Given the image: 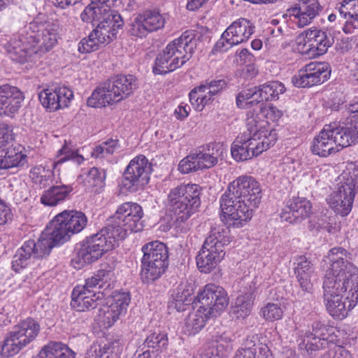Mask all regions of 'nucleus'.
I'll use <instances>...</instances> for the list:
<instances>
[{"mask_svg": "<svg viewBox=\"0 0 358 358\" xmlns=\"http://www.w3.org/2000/svg\"><path fill=\"white\" fill-rule=\"evenodd\" d=\"M45 18V15L39 14L6 44L13 60L24 63L33 56L41 57L56 45L59 24L46 23Z\"/></svg>", "mask_w": 358, "mask_h": 358, "instance_id": "1", "label": "nucleus"}, {"mask_svg": "<svg viewBox=\"0 0 358 358\" xmlns=\"http://www.w3.org/2000/svg\"><path fill=\"white\" fill-rule=\"evenodd\" d=\"M262 199L259 182L249 176H241L232 181L220 199V208L229 225L241 227L251 220L253 211Z\"/></svg>", "mask_w": 358, "mask_h": 358, "instance_id": "2", "label": "nucleus"}, {"mask_svg": "<svg viewBox=\"0 0 358 358\" xmlns=\"http://www.w3.org/2000/svg\"><path fill=\"white\" fill-rule=\"evenodd\" d=\"M351 278L344 280L324 279V299L329 314L334 318L342 320L358 301V271L350 266Z\"/></svg>", "mask_w": 358, "mask_h": 358, "instance_id": "3", "label": "nucleus"}, {"mask_svg": "<svg viewBox=\"0 0 358 358\" xmlns=\"http://www.w3.org/2000/svg\"><path fill=\"white\" fill-rule=\"evenodd\" d=\"M194 303L198 309L188 315L183 327L184 331L189 336L199 333L209 318L224 310L229 304V297L224 288L209 283L199 292Z\"/></svg>", "mask_w": 358, "mask_h": 358, "instance_id": "4", "label": "nucleus"}, {"mask_svg": "<svg viewBox=\"0 0 358 358\" xmlns=\"http://www.w3.org/2000/svg\"><path fill=\"white\" fill-rule=\"evenodd\" d=\"M201 187L194 183L180 184L168 194L169 210L175 227L182 233L191 228L190 217L201 205Z\"/></svg>", "mask_w": 358, "mask_h": 358, "instance_id": "5", "label": "nucleus"}, {"mask_svg": "<svg viewBox=\"0 0 358 358\" xmlns=\"http://www.w3.org/2000/svg\"><path fill=\"white\" fill-rule=\"evenodd\" d=\"M116 1H93L80 15V18L83 22H99L93 31L102 45L112 42L116 38L118 31L123 27L124 22L122 17L117 11L111 9V6Z\"/></svg>", "mask_w": 358, "mask_h": 358, "instance_id": "6", "label": "nucleus"}, {"mask_svg": "<svg viewBox=\"0 0 358 358\" xmlns=\"http://www.w3.org/2000/svg\"><path fill=\"white\" fill-rule=\"evenodd\" d=\"M194 31L187 30L170 42L159 54L153 67L155 74H166L183 66L190 59L197 46Z\"/></svg>", "mask_w": 358, "mask_h": 358, "instance_id": "7", "label": "nucleus"}, {"mask_svg": "<svg viewBox=\"0 0 358 358\" xmlns=\"http://www.w3.org/2000/svg\"><path fill=\"white\" fill-rule=\"evenodd\" d=\"M120 240L123 238L117 235L115 228L109 224L77 245L73 262L78 268L91 264L113 250Z\"/></svg>", "mask_w": 358, "mask_h": 358, "instance_id": "8", "label": "nucleus"}, {"mask_svg": "<svg viewBox=\"0 0 358 358\" xmlns=\"http://www.w3.org/2000/svg\"><path fill=\"white\" fill-rule=\"evenodd\" d=\"M336 182V189L327 197L326 201L336 214L346 216L350 213L358 193V164L348 163Z\"/></svg>", "mask_w": 358, "mask_h": 358, "instance_id": "9", "label": "nucleus"}, {"mask_svg": "<svg viewBox=\"0 0 358 358\" xmlns=\"http://www.w3.org/2000/svg\"><path fill=\"white\" fill-rule=\"evenodd\" d=\"M357 141L358 131L356 126L345 127H336V124H326L313 139L311 150L313 155L327 157Z\"/></svg>", "mask_w": 358, "mask_h": 358, "instance_id": "10", "label": "nucleus"}, {"mask_svg": "<svg viewBox=\"0 0 358 358\" xmlns=\"http://www.w3.org/2000/svg\"><path fill=\"white\" fill-rule=\"evenodd\" d=\"M87 224V217L81 211L64 210L57 214L42 232L52 247L62 244L80 232Z\"/></svg>", "mask_w": 358, "mask_h": 358, "instance_id": "11", "label": "nucleus"}, {"mask_svg": "<svg viewBox=\"0 0 358 358\" xmlns=\"http://www.w3.org/2000/svg\"><path fill=\"white\" fill-rule=\"evenodd\" d=\"M230 242L229 230L224 226L211 229L196 257L201 272H211L225 256L224 247Z\"/></svg>", "mask_w": 358, "mask_h": 358, "instance_id": "12", "label": "nucleus"}, {"mask_svg": "<svg viewBox=\"0 0 358 358\" xmlns=\"http://www.w3.org/2000/svg\"><path fill=\"white\" fill-rule=\"evenodd\" d=\"M136 87V80L133 76H118L98 86L88 98L87 106L101 108L117 103L129 96Z\"/></svg>", "mask_w": 358, "mask_h": 358, "instance_id": "13", "label": "nucleus"}, {"mask_svg": "<svg viewBox=\"0 0 358 358\" xmlns=\"http://www.w3.org/2000/svg\"><path fill=\"white\" fill-rule=\"evenodd\" d=\"M142 251L141 278L149 284L161 278L168 268V248L164 243L156 241L144 245Z\"/></svg>", "mask_w": 358, "mask_h": 358, "instance_id": "14", "label": "nucleus"}, {"mask_svg": "<svg viewBox=\"0 0 358 358\" xmlns=\"http://www.w3.org/2000/svg\"><path fill=\"white\" fill-rule=\"evenodd\" d=\"M53 248L42 233L36 242L34 240L25 241L17 250L13 257L11 267L15 273H20L24 269L31 267L36 260L48 255Z\"/></svg>", "mask_w": 358, "mask_h": 358, "instance_id": "15", "label": "nucleus"}, {"mask_svg": "<svg viewBox=\"0 0 358 358\" xmlns=\"http://www.w3.org/2000/svg\"><path fill=\"white\" fill-rule=\"evenodd\" d=\"M143 216V212L140 205L125 202L117 207L110 224L115 228L117 235L124 239L128 234L143 229L141 222Z\"/></svg>", "mask_w": 358, "mask_h": 358, "instance_id": "16", "label": "nucleus"}, {"mask_svg": "<svg viewBox=\"0 0 358 358\" xmlns=\"http://www.w3.org/2000/svg\"><path fill=\"white\" fill-rule=\"evenodd\" d=\"M334 41V38L327 31L315 27L303 31L296 38L298 50L311 57L326 53Z\"/></svg>", "mask_w": 358, "mask_h": 358, "instance_id": "17", "label": "nucleus"}, {"mask_svg": "<svg viewBox=\"0 0 358 358\" xmlns=\"http://www.w3.org/2000/svg\"><path fill=\"white\" fill-rule=\"evenodd\" d=\"M130 301L128 292H114L106 304L101 303L97 315L99 322L105 328L112 327L122 315L126 313Z\"/></svg>", "mask_w": 358, "mask_h": 358, "instance_id": "18", "label": "nucleus"}, {"mask_svg": "<svg viewBox=\"0 0 358 358\" xmlns=\"http://www.w3.org/2000/svg\"><path fill=\"white\" fill-rule=\"evenodd\" d=\"M152 171V165L148 158H134L127 167L123 187L131 192L143 189L149 182Z\"/></svg>", "mask_w": 358, "mask_h": 358, "instance_id": "19", "label": "nucleus"}, {"mask_svg": "<svg viewBox=\"0 0 358 358\" xmlns=\"http://www.w3.org/2000/svg\"><path fill=\"white\" fill-rule=\"evenodd\" d=\"M41 330L40 324L32 318H27L15 325L8 334V347L13 353H18L33 341Z\"/></svg>", "mask_w": 358, "mask_h": 358, "instance_id": "20", "label": "nucleus"}, {"mask_svg": "<svg viewBox=\"0 0 358 358\" xmlns=\"http://www.w3.org/2000/svg\"><path fill=\"white\" fill-rule=\"evenodd\" d=\"M331 71L327 63L310 62L292 78V83L297 87H310L326 81Z\"/></svg>", "mask_w": 358, "mask_h": 358, "instance_id": "21", "label": "nucleus"}, {"mask_svg": "<svg viewBox=\"0 0 358 358\" xmlns=\"http://www.w3.org/2000/svg\"><path fill=\"white\" fill-rule=\"evenodd\" d=\"M323 6L318 0H299L292 7L287 10V15L299 28L310 24L320 15Z\"/></svg>", "mask_w": 358, "mask_h": 358, "instance_id": "22", "label": "nucleus"}, {"mask_svg": "<svg viewBox=\"0 0 358 358\" xmlns=\"http://www.w3.org/2000/svg\"><path fill=\"white\" fill-rule=\"evenodd\" d=\"M334 328L320 322L313 324V331L306 333L301 346H304L307 351H316L324 348L329 343L335 339Z\"/></svg>", "mask_w": 358, "mask_h": 358, "instance_id": "23", "label": "nucleus"}, {"mask_svg": "<svg viewBox=\"0 0 358 358\" xmlns=\"http://www.w3.org/2000/svg\"><path fill=\"white\" fill-rule=\"evenodd\" d=\"M73 97L72 90L66 86L43 89L38 92L41 103L50 110L67 107Z\"/></svg>", "mask_w": 358, "mask_h": 358, "instance_id": "24", "label": "nucleus"}, {"mask_svg": "<svg viewBox=\"0 0 358 358\" xmlns=\"http://www.w3.org/2000/svg\"><path fill=\"white\" fill-rule=\"evenodd\" d=\"M347 252L342 248H334L328 254V259L331 262V268L327 270L325 279L344 280L351 278L350 275V266L358 271V268L352 264L345 260Z\"/></svg>", "mask_w": 358, "mask_h": 358, "instance_id": "25", "label": "nucleus"}, {"mask_svg": "<svg viewBox=\"0 0 358 358\" xmlns=\"http://www.w3.org/2000/svg\"><path fill=\"white\" fill-rule=\"evenodd\" d=\"M262 108L253 109L247 113L245 120L247 131L243 134L245 141L260 140L264 137H268L272 132L269 130L268 120L264 119L263 115L259 112Z\"/></svg>", "mask_w": 358, "mask_h": 358, "instance_id": "26", "label": "nucleus"}, {"mask_svg": "<svg viewBox=\"0 0 358 358\" xmlns=\"http://www.w3.org/2000/svg\"><path fill=\"white\" fill-rule=\"evenodd\" d=\"M23 100V94L17 87L9 85L0 86V116H13Z\"/></svg>", "mask_w": 358, "mask_h": 358, "instance_id": "27", "label": "nucleus"}, {"mask_svg": "<svg viewBox=\"0 0 358 358\" xmlns=\"http://www.w3.org/2000/svg\"><path fill=\"white\" fill-rule=\"evenodd\" d=\"M85 288L75 287L71 294V306L77 311H85L90 308H95L101 305L104 299L103 292L96 291H87Z\"/></svg>", "mask_w": 358, "mask_h": 358, "instance_id": "28", "label": "nucleus"}, {"mask_svg": "<svg viewBox=\"0 0 358 358\" xmlns=\"http://www.w3.org/2000/svg\"><path fill=\"white\" fill-rule=\"evenodd\" d=\"M312 204L305 197L293 196L289 199L284 209L285 219L290 222L305 220L311 214Z\"/></svg>", "mask_w": 358, "mask_h": 358, "instance_id": "29", "label": "nucleus"}, {"mask_svg": "<svg viewBox=\"0 0 358 358\" xmlns=\"http://www.w3.org/2000/svg\"><path fill=\"white\" fill-rule=\"evenodd\" d=\"M294 273L301 289L311 292L313 289L312 278L315 275V266L311 261L304 255L295 259Z\"/></svg>", "mask_w": 358, "mask_h": 358, "instance_id": "30", "label": "nucleus"}, {"mask_svg": "<svg viewBox=\"0 0 358 358\" xmlns=\"http://www.w3.org/2000/svg\"><path fill=\"white\" fill-rule=\"evenodd\" d=\"M224 32L229 42L237 45L251 37L255 32V26L249 20L241 17L233 22Z\"/></svg>", "mask_w": 358, "mask_h": 358, "instance_id": "31", "label": "nucleus"}, {"mask_svg": "<svg viewBox=\"0 0 358 358\" xmlns=\"http://www.w3.org/2000/svg\"><path fill=\"white\" fill-rule=\"evenodd\" d=\"M336 10L345 19L342 28L345 34H350L358 29V0H343L336 4Z\"/></svg>", "mask_w": 358, "mask_h": 358, "instance_id": "32", "label": "nucleus"}, {"mask_svg": "<svg viewBox=\"0 0 358 358\" xmlns=\"http://www.w3.org/2000/svg\"><path fill=\"white\" fill-rule=\"evenodd\" d=\"M169 339L166 334L154 332L147 336L144 343L140 346L141 358H152V354L158 355L166 350Z\"/></svg>", "mask_w": 358, "mask_h": 358, "instance_id": "33", "label": "nucleus"}, {"mask_svg": "<svg viewBox=\"0 0 358 358\" xmlns=\"http://www.w3.org/2000/svg\"><path fill=\"white\" fill-rule=\"evenodd\" d=\"M194 289L191 285L187 283L180 284L171 294V299L169 301V308L175 309L178 312L187 310L194 303L196 297H193Z\"/></svg>", "mask_w": 358, "mask_h": 358, "instance_id": "34", "label": "nucleus"}, {"mask_svg": "<svg viewBox=\"0 0 358 358\" xmlns=\"http://www.w3.org/2000/svg\"><path fill=\"white\" fill-rule=\"evenodd\" d=\"M73 189L70 185H53L43 192L40 201L45 206H56L69 199Z\"/></svg>", "mask_w": 358, "mask_h": 358, "instance_id": "35", "label": "nucleus"}, {"mask_svg": "<svg viewBox=\"0 0 358 358\" xmlns=\"http://www.w3.org/2000/svg\"><path fill=\"white\" fill-rule=\"evenodd\" d=\"M124 345L120 340H115L103 345H92L85 358H120Z\"/></svg>", "mask_w": 358, "mask_h": 358, "instance_id": "36", "label": "nucleus"}, {"mask_svg": "<svg viewBox=\"0 0 358 358\" xmlns=\"http://www.w3.org/2000/svg\"><path fill=\"white\" fill-rule=\"evenodd\" d=\"M234 358H273V355L266 345L256 343L252 339H247L243 346L236 352Z\"/></svg>", "mask_w": 358, "mask_h": 358, "instance_id": "37", "label": "nucleus"}, {"mask_svg": "<svg viewBox=\"0 0 358 358\" xmlns=\"http://www.w3.org/2000/svg\"><path fill=\"white\" fill-rule=\"evenodd\" d=\"M106 173L92 167L79 177L80 183L83 184L87 190L99 193L105 186Z\"/></svg>", "mask_w": 358, "mask_h": 358, "instance_id": "38", "label": "nucleus"}, {"mask_svg": "<svg viewBox=\"0 0 358 358\" xmlns=\"http://www.w3.org/2000/svg\"><path fill=\"white\" fill-rule=\"evenodd\" d=\"M115 273L110 268H104L97 271L94 275L85 280L84 285H77L76 287L85 288L87 291H95L96 288L106 289L110 287L114 281Z\"/></svg>", "mask_w": 358, "mask_h": 358, "instance_id": "39", "label": "nucleus"}, {"mask_svg": "<svg viewBox=\"0 0 358 358\" xmlns=\"http://www.w3.org/2000/svg\"><path fill=\"white\" fill-rule=\"evenodd\" d=\"M39 358H74L75 353L66 345L52 342L45 345L38 353Z\"/></svg>", "mask_w": 358, "mask_h": 358, "instance_id": "40", "label": "nucleus"}, {"mask_svg": "<svg viewBox=\"0 0 358 358\" xmlns=\"http://www.w3.org/2000/svg\"><path fill=\"white\" fill-rule=\"evenodd\" d=\"M252 294H240L236 299L232 307L231 314L236 319H245L251 313L254 300Z\"/></svg>", "mask_w": 358, "mask_h": 358, "instance_id": "41", "label": "nucleus"}, {"mask_svg": "<svg viewBox=\"0 0 358 358\" xmlns=\"http://www.w3.org/2000/svg\"><path fill=\"white\" fill-rule=\"evenodd\" d=\"M258 88L259 101L260 102L276 100L279 94L285 91V85L279 81H271L259 85Z\"/></svg>", "mask_w": 358, "mask_h": 358, "instance_id": "42", "label": "nucleus"}, {"mask_svg": "<svg viewBox=\"0 0 358 358\" xmlns=\"http://www.w3.org/2000/svg\"><path fill=\"white\" fill-rule=\"evenodd\" d=\"M203 84L194 87L189 93V101L195 110L201 111L213 100Z\"/></svg>", "mask_w": 358, "mask_h": 358, "instance_id": "43", "label": "nucleus"}, {"mask_svg": "<svg viewBox=\"0 0 358 358\" xmlns=\"http://www.w3.org/2000/svg\"><path fill=\"white\" fill-rule=\"evenodd\" d=\"M227 148L221 143H210L196 148L189 157H223Z\"/></svg>", "mask_w": 358, "mask_h": 358, "instance_id": "44", "label": "nucleus"}, {"mask_svg": "<svg viewBox=\"0 0 358 358\" xmlns=\"http://www.w3.org/2000/svg\"><path fill=\"white\" fill-rule=\"evenodd\" d=\"M53 173L43 166H36L30 171V178L34 184L38 188L43 189L49 186L52 180Z\"/></svg>", "mask_w": 358, "mask_h": 358, "instance_id": "45", "label": "nucleus"}, {"mask_svg": "<svg viewBox=\"0 0 358 358\" xmlns=\"http://www.w3.org/2000/svg\"><path fill=\"white\" fill-rule=\"evenodd\" d=\"M283 309L280 304L275 303H267L259 311V315L267 322H275L280 320L283 316Z\"/></svg>", "mask_w": 358, "mask_h": 358, "instance_id": "46", "label": "nucleus"}, {"mask_svg": "<svg viewBox=\"0 0 358 358\" xmlns=\"http://www.w3.org/2000/svg\"><path fill=\"white\" fill-rule=\"evenodd\" d=\"M141 15L143 22L145 24L148 31H156L162 28L164 25L165 20L157 11H146Z\"/></svg>", "mask_w": 358, "mask_h": 358, "instance_id": "47", "label": "nucleus"}, {"mask_svg": "<svg viewBox=\"0 0 358 358\" xmlns=\"http://www.w3.org/2000/svg\"><path fill=\"white\" fill-rule=\"evenodd\" d=\"M258 88L255 87L243 90L236 96V104L239 108H243L248 105L259 103Z\"/></svg>", "mask_w": 358, "mask_h": 358, "instance_id": "48", "label": "nucleus"}, {"mask_svg": "<svg viewBox=\"0 0 358 358\" xmlns=\"http://www.w3.org/2000/svg\"><path fill=\"white\" fill-rule=\"evenodd\" d=\"M251 141H245L244 136H238L231 148V157H248L251 155Z\"/></svg>", "mask_w": 358, "mask_h": 358, "instance_id": "49", "label": "nucleus"}, {"mask_svg": "<svg viewBox=\"0 0 358 358\" xmlns=\"http://www.w3.org/2000/svg\"><path fill=\"white\" fill-rule=\"evenodd\" d=\"M102 45L98 41L96 36L94 34L92 31L87 38H83L78 44V51L81 53H87L98 50Z\"/></svg>", "mask_w": 358, "mask_h": 358, "instance_id": "50", "label": "nucleus"}, {"mask_svg": "<svg viewBox=\"0 0 358 358\" xmlns=\"http://www.w3.org/2000/svg\"><path fill=\"white\" fill-rule=\"evenodd\" d=\"M277 139L275 132H270L268 137H264L262 141L257 145H251V157H257L264 150H266L271 145H273Z\"/></svg>", "mask_w": 358, "mask_h": 358, "instance_id": "51", "label": "nucleus"}, {"mask_svg": "<svg viewBox=\"0 0 358 358\" xmlns=\"http://www.w3.org/2000/svg\"><path fill=\"white\" fill-rule=\"evenodd\" d=\"M117 145L118 142L117 140L110 139L103 142L94 148L92 157L113 155L115 150L117 148Z\"/></svg>", "mask_w": 358, "mask_h": 358, "instance_id": "52", "label": "nucleus"}, {"mask_svg": "<svg viewBox=\"0 0 358 358\" xmlns=\"http://www.w3.org/2000/svg\"><path fill=\"white\" fill-rule=\"evenodd\" d=\"M232 339L229 334L222 333L220 334L216 332L212 335L210 338L211 344L213 347L219 348H229Z\"/></svg>", "mask_w": 358, "mask_h": 358, "instance_id": "53", "label": "nucleus"}, {"mask_svg": "<svg viewBox=\"0 0 358 358\" xmlns=\"http://www.w3.org/2000/svg\"><path fill=\"white\" fill-rule=\"evenodd\" d=\"M148 31L145 24L143 22L142 15H138L131 24L129 32L131 35L138 37H143L145 36Z\"/></svg>", "mask_w": 358, "mask_h": 358, "instance_id": "54", "label": "nucleus"}, {"mask_svg": "<svg viewBox=\"0 0 358 358\" xmlns=\"http://www.w3.org/2000/svg\"><path fill=\"white\" fill-rule=\"evenodd\" d=\"M203 84L212 99L226 87V82L222 79L206 81Z\"/></svg>", "mask_w": 358, "mask_h": 358, "instance_id": "55", "label": "nucleus"}, {"mask_svg": "<svg viewBox=\"0 0 358 358\" xmlns=\"http://www.w3.org/2000/svg\"><path fill=\"white\" fill-rule=\"evenodd\" d=\"M228 38L229 37L225 35V33L223 32L220 38L215 44L211 51L212 53L217 54L218 52H225L231 47L234 46L235 45L229 42Z\"/></svg>", "mask_w": 358, "mask_h": 358, "instance_id": "56", "label": "nucleus"}, {"mask_svg": "<svg viewBox=\"0 0 358 358\" xmlns=\"http://www.w3.org/2000/svg\"><path fill=\"white\" fill-rule=\"evenodd\" d=\"M198 160L192 159V158H182L178 164V170L182 173H189L192 171H198Z\"/></svg>", "mask_w": 358, "mask_h": 358, "instance_id": "57", "label": "nucleus"}, {"mask_svg": "<svg viewBox=\"0 0 358 358\" xmlns=\"http://www.w3.org/2000/svg\"><path fill=\"white\" fill-rule=\"evenodd\" d=\"M323 358H351V355L344 348L335 346L333 349L329 350L323 355Z\"/></svg>", "mask_w": 358, "mask_h": 358, "instance_id": "58", "label": "nucleus"}, {"mask_svg": "<svg viewBox=\"0 0 358 358\" xmlns=\"http://www.w3.org/2000/svg\"><path fill=\"white\" fill-rule=\"evenodd\" d=\"M25 158H0V169H8L22 166L24 164Z\"/></svg>", "mask_w": 358, "mask_h": 358, "instance_id": "59", "label": "nucleus"}, {"mask_svg": "<svg viewBox=\"0 0 358 358\" xmlns=\"http://www.w3.org/2000/svg\"><path fill=\"white\" fill-rule=\"evenodd\" d=\"M13 140V132L10 127L6 124H0V148L4 147Z\"/></svg>", "mask_w": 358, "mask_h": 358, "instance_id": "60", "label": "nucleus"}, {"mask_svg": "<svg viewBox=\"0 0 358 358\" xmlns=\"http://www.w3.org/2000/svg\"><path fill=\"white\" fill-rule=\"evenodd\" d=\"M13 214L10 207L1 199H0V226L6 224L12 220Z\"/></svg>", "mask_w": 358, "mask_h": 358, "instance_id": "61", "label": "nucleus"}, {"mask_svg": "<svg viewBox=\"0 0 358 358\" xmlns=\"http://www.w3.org/2000/svg\"><path fill=\"white\" fill-rule=\"evenodd\" d=\"M308 228L310 231L314 229L317 231L324 230L327 231L329 234H335L337 231L336 226H333L329 222H317L315 224H313L312 222H310Z\"/></svg>", "mask_w": 358, "mask_h": 358, "instance_id": "62", "label": "nucleus"}, {"mask_svg": "<svg viewBox=\"0 0 358 358\" xmlns=\"http://www.w3.org/2000/svg\"><path fill=\"white\" fill-rule=\"evenodd\" d=\"M263 113L264 114H262L263 117H266L267 119L273 122L278 120L282 115V112L273 106L265 108Z\"/></svg>", "mask_w": 358, "mask_h": 358, "instance_id": "63", "label": "nucleus"}, {"mask_svg": "<svg viewBox=\"0 0 358 358\" xmlns=\"http://www.w3.org/2000/svg\"><path fill=\"white\" fill-rule=\"evenodd\" d=\"M192 159L198 160L199 170L211 168L217 163V158H192Z\"/></svg>", "mask_w": 358, "mask_h": 358, "instance_id": "64", "label": "nucleus"}]
</instances>
